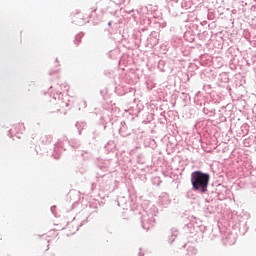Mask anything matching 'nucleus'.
<instances>
[{
    "instance_id": "1",
    "label": "nucleus",
    "mask_w": 256,
    "mask_h": 256,
    "mask_svg": "<svg viewBox=\"0 0 256 256\" xmlns=\"http://www.w3.org/2000/svg\"><path fill=\"white\" fill-rule=\"evenodd\" d=\"M210 176L201 171H195L191 175V183L195 191L206 193L208 188Z\"/></svg>"
}]
</instances>
